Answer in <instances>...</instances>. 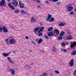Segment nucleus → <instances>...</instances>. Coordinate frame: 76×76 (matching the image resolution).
Listing matches in <instances>:
<instances>
[{
    "label": "nucleus",
    "mask_w": 76,
    "mask_h": 76,
    "mask_svg": "<svg viewBox=\"0 0 76 76\" xmlns=\"http://www.w3.org/2000/svg\"><path fill=\"white\" fill-rule=\"evenodd\" d=\"M48 17L46 19L48 21L49 20L51 22H53L54 20V18H52L50 20V19L52 17V16L50 14L48 15Z\"/></svg>",
    "instance_id": "1"
},
{
    "label": "nucleus",
    "mask_w": 76,
    "mask_h": 76,
    "mask_svg": "<svg viewBox=\"0 0 76 76\" xmlns=\"http://www.w3.org/2000/svg\"><path fill=\"white\" fill-rule=\"evenodd\" d=\"M72 5V4H69L66 7L68 11H72L73 10V7L71 6Z\"/></svg>",
    "instance_id": "2"
},
{
    "label": "nucleus",
    "mask_w": 76,
    "mask_h": 76,
    "mask_svg": "<svg viewBox=\"0 0 76 76\" xmlns=\"http://www.w3.org/2000/svg\"><path fill=\"white\" fill-rule=\"evenodd\" d=\"M70 47L71 48H75L76 47V42H72L70 44Z\"/></svg>",
    "instance_id": "3"
},
{
    "label": "nucleus",
    "mask_w": 76,
    "mask_h": 76,
    "mask_svg": "<svg viewBox=\"0 0 76 76\" xmlns=\"http://www.w3.org/2000/svg\"><path fill=\"white\" fill-rule=\"evenodd\" d=\"M9 42L11 44H14L16 43V40L15 39H12L10 40Z\"/></svg>",
    "instance_id": "4"
},
{
    "label": "nucleus",
    "mask_w": 76,
    "mask_h": 76,
    "mask_svg": "<svg viewBox=\"0 0 76 76\" xmlns=\"http://www.w3.org/2000/svg\"><path fill=\"white\" fill-rule=\"evenodd\" d=\"M73 65H74V59H72L69 63V66L70 67H72Z\"/></svg>",
    "instance_id": "5"
},
{
    "label": "nucleus",
    "mask_w": 76,
    "mask_h": 76,
    "mask_svg": "<svg viewBox=\"0 0 76 76\" xmlns=\"http://www.w3.org/2000/svg\"><path fill=\"white\" fill-rule=\"evenodd\" d=\"M19 7L20 8H23V7H25V4H24L21 3V1H19Z\"/></svg>",
    "instance_id": "6"
},
{
    "label": "nucleus",
    "mask_w": 76,
    "mask_h": 76,
    "mask_svg": "<svg viewBox=\"0 0 76 76\" xmlns=\"http://www.w3.org/2000/svg\"><path fill=\"white\" fill-rule=\"evenodd\" d=\"M10 72H11V73L12 75H13V76H14V75H15V71L13 69H11L10 70Z\"/></svg>",
    "instance_id": "7"
},
{
    "label": "nucleus",
    "mask_w": 76,
    "mask_h": 76,
    "mask_svg": "<svg viewBox=\"0 0 76 76\" xmlns=\"http://www.w3.org/2000/svg\"><path fill=\"white\" fill-rule=\"evenodd\" d=\"M4 3H5V0H2L0 2V6H3L4 5Z\"/></svg>",
    "instance_id": "8"
},
{
    "label": "nucleus",
    "mask_w": 76,
    "mask_h": 76,
    "mask_svg": "<svg viewBox=\"0 0 76 76\" xmlns=\"http://www.w3.org/2000/svg\"><path fill=\"white\" fill-rule=\"evenodd\" d=\"M2 28L3 29V32H4V33H6L8 32V30H7V28L5 26H4Z\"/></svg>",
    "instance_id": "9"
},
{
    "label": "nucleus",
    "mask_w": 76,
    "mask_h": 76,
    "mask_svg": "<svg viewBox=\"0 0 76 76\" xmlns=\"http://www.w3.org/2000/svg\"><path fill=\"white\" fill-rule=\"evenodd\" d=\"M8 5L11 9L12 10H14V9H15V7H14L13 5H12L11 4L9 3L8 4Z\"/></svg>",
    "instance_id": "10"
},
{
    "label": "nucleus",
    "mask_w": 76,
    "mask_h": 76,
    "mask_svg": "<svg viewBox=\"0 0 76 76\" xmlns=\"http://www.w3.org/2000/svg\"><path fill=\"white\" fill-rule=\"evenodd\" d=\"M73 38V36H69L66 37V39L67 40H70V39H72Z\"/></svg>",
    "instance_id": "11"
},
{
    "label": "nucleus",
    "mask_w": 76,
    "mask_h": 76,
    "mask_svg": "<svg viewBox=\"0 0 76 76\" xmlns=\"http://www.w3.org/2000/svg\"><path fill=\"white\" fill-rule=\"evenodd\" d=\"M7 59L11 63V64H13L14 62L12 61V60L10 58V57H8L7 58Z\"/></svg>",
    "instance_id": "12"
},
{
    "label": "nucleus",
    "mask_w": 76,
    "mask_h": 76,
    "mask_svg": "<svg viewBox=\"0 0 76 76\" xmlns=\"http://www.w3.org/2000/svg\"><path fill=\"white\" fill-rule=\"evenodd\" d=\"M20 13L23 15H25V14H28V12H26L25 11L23 10H22L20 11Z\"/></svg>",
    "instance_id": "13"
},
{
    "label": "nucleus",
    "mask_w": 76,
    "mask_h": 76,
    "mask_svg": "<svg viewBox=\"0 0 76 76\" xmlns=\"http://www.w3.org/2000/svg\"><path fill=\"white\" fill-rule=\"evenodd\" d=\"M65 25L66 23H61L59 24V26H64Z\"/></svg>",
    "instance_id": "14"
},
{
    "label": "nucleus",
    "mask_w": 76,
    "mask_h": 76,
    "mask_svg": "<svg viewBox=\"0 0 76 76\" xmlns=\"http://www.w3.org/2000/svg\"><path fill=\"white\" fill-rule=\"evenodd\" d=\"M12 4L14 6H17L18 4V2L17 1H15L12 2Z\"/></svg>",
    "instance_id": "15"
},
{
    "label": "nucleus",
    "mask_w": 76,
    "mask_h": 76,
    "mask_svg": "<svg viewBox=\"0 0 76 76\" xmlns=\"http://www.w3.org/2000/svg\"><path fill=\"white\" fill-rule=\"evenodd\" d=\"M76 54V50H74L71 53V55L72 56H75Z\"/></svg>",
    "instance_id": "16"
},
{
    "label": "nucleus",
    "mask_w": 76,
    "mask_h": 76,
    "mask_svg": "<svg viewBox=\"0 0 76 76\" xmlns=\"http://www.w3.org/2000/svg\"><path fill=\"white\" fill-rule=\"evenodd\" d=\"M9 53H4L2 56L4 57H7V56H9Z\"/></svg>",
    "instance_id": "17"
},
{
    "label": "nucleus",
    "mask_w": 76,
    "mask_h": 76,
    "mask_svg": "<svg viewBox=\"0 0 76 76\" xmlns=\"http://www.w3.org/2000/svg\"><path fill=\"white\" fill-rule=\"evenodd\" d=\"M31 22H35V19L34 18L32 17L31 18Z\"/></svg>",
    "instance_id": "18"
},
{
    "label": "nucleus",
    "mask_w": 76,
    "mask_h": 76,
    "mask_svg": "<svg viewBox=\"0 0 76 76\" xmlns=\"http://www.w3.org/2000/svg\"><path fill=\"white\" fill-rule=\"evenodd\" d=\"M48 35L49 37H51V36H53V32H50L48 34Z\"/></svg>",
    "instance_id": "19"
},
{
    "label": "nucleus",
    "mask_w": 76,
    "mask_h": 76,
    "mask_svg": "<svg viewBox=\"0 0 76 76\" xmlns=\"http://www.w3.org/2000/svg\"><path fill=\"white\" fill-rule=\"evenodd\" d=\"M54 34H56V35H57V34H59V31L57 30H55L54 32Z\"/></svg>",
    "instance_id": "20"
},
{
    "label": "nucleus",
    "mask_w": 76,
    "mask_h": 76,
    "mask_svg": "<svg viewBox=\"0 0 76 76\" xmlns=\"http://www.w3.org/2000/svg\"><path fill=\"white\" fill-rule=\"evenodd\" d=\"M45 28L44 27H42L41 29L39 31V32H42L43 30Z\"/></svg>",
    "instance_id": "21"
},
{
    "label": "nucleus",
    "mask_w": 76,
    "mask_h": 76,
    "mask_svg": "<svg viewBox=\"0 0 76 76\" xmlns=\"http://www.w3.org/2000/svg\"><path fill=\"white\" fill-rule=\"evenodd\" d=\"M43 41V40L41 38L39 39V41H38V44H41L42 42Z\"/></svg>",
    "instance_id": "22"
},
{
    "label": "nucleus",
    "mask_w": 76,
    "mask_h": 76,
    "mask_svg": "<svg viewBox=\"0 0 76 76\" xmlns=\"http://www.w3.org/2000/svg\"><path fill=\"white\" fill-rule=\"evenodd\" d=\"M64 32L62 31L60 34V37H62V36H63V35H64Z\"/></svg>",
    "instance_id": "23"
},
{
    "label": "nucleus",
    "mask_w": 76,
    "mask_h": 76,
    "mask_svg": "<svg viewBox=\"0 0 76 76\" xmlns=\"http://www.w3.org/2000/svg\"><path fill=\"white\" fill-rule=\"evenodd\" d=\"M39 29V27L37 28L34 29V32H37V31H38Z\"/></svg>",
    "instance_id": "24"
},
{
    "label": "nucleus",
    "mask_w": 76,
    "mask_h": 76,
    "mask_svg": "<svg viewBox=\"0 0 76 76\" xmlns=\"http://www.w3.org/2000/svg\"><path fill=\"white\" fill-rule=\"evenodd\" d=\"M9 39H5V42L7 43V45H9Z\"/></svg>",
    "instance_id": "25"
},
{
    "label": "nucleus",
    "mask_w": 76,
    "mask_h": 76,
    "mask_svg": "<svg viewBox=\"0 0 76 76\" xmlns=\"http://www.w3.org/2000/svg\"><path fill=\"white\" fill-rule=\"evenodd\" d=\"M53 29V28L52 27H50L48 29V31H51Z\"/></svg>",
    "instance_id": "26"
},
{
    "label": "nucleus",
    "mask_w": 76,
    "mask_h": 76,
    "mask_svg": "<svg viewBox=\"0 0 76 76\" xmlns=\"http://www.w3.org/2000/svg\"><path fill=\"white\" fill-rule=\"evenodd\" d=\"M45 38L46 39H49V37H48V36H46V34L45 35Z\"/></svg>",
    "instance_id": "27"
},
{
    "label": "nucleus",
    "mask_w": 76,
    "mask_h": 76,
    "mask_svg": "<svg viewBox=\"0 0 76 76\" xmlns=\"http://www.w3.org/2000/svg\"><path fill=\"white\" fill-rule=\"evenodd\" d=\"M55 73H56V74H59V72L58 71L56 70L55 71Z\"/></svg>",
    "instance_id": "28"
},
{
    "label": "nucleus",
    "mask_w": 76,
    "mask_h": 76,
    "mask_svg": "<svg viewBox=\"0 0 76 76\" xmlns=\"http://www.w3.org/2000/svg\"><path fill=\"white\" fill-rule=\"evenodd\" d=\"M14 12L15 13H19V11L18 10H15Z\"/></svg>",
    "instance_id": "29"
},
{
    "label": "nucleus",
    "mask_w": 76,
    "mask_h": 76,
    "mask_svg": "<svg viewBox=\"0 0 76 76\" xmlns=\"http://www.w3.org/2000/svg\"><path fill=\"white\" fill-rule=\"evenodd\" d=\"M39 32V34L38 35V36H41V35H42V32Z\"/></svg>",
    "instance_id": "30"
},
{
    "label": "nucleus",
    "mask_w": 76,
    "mask_h": 76,
    "mask_svg": "<svg viewBox=\"0 0 76 76\" xmlns=\"http://www.w3.org/2000/svg\"><path fill=\"white\" fill-rule=\"evenodd\" d=\"M61 37L62 36H60V37H58V40H61V39H62V37Z\"/></svg>",
    "instance_id": "31"
},
{
    "label": "nucleus",
    "mask_w": 76,
    "mask_h": 76,
    "mask_svg": "<svg viewBox=\"0 0 76 76\" xmlns=\"http://www.w3.org/2000/svg\"><path fill=\"white\" fill-rule=\"evenodd\" d=\"M62 45L64 47H65V46H66V44H65L64 42H63L62 43Z\"/></svg>",
    "instance_id": "32"
},
{
    "label": "nucleus",
    "mask_w": 76,
    "mask_h": 76,
    "mask_svg": "<svg viewBox=\"0 0 76 76\" xmlns=\"http://www.w3.org/2000/svg\"><path fill=\"white\" fill-rule=\"evenodd\" d=\"M47 75V73H44L42 74V76H46Z\"/></svg>",
    "instance_id": "33"
},
{
    "label": "nucleus",
    "mask_w": 76,
    "mask_h": 76,
    "mask_svg": "<svg viewBox=\"0 0 76 76\" xmlns=\"http://www.w3.org/2000/svg\"><path fill=\"white\" fill-rule=\"evenodd\" d=\"M3 28L0 27V32H1L3 31Z\"/></svg>",
    "instance_id": "34"
},
{
    "label": "nucleus",
    "mask_w": 76,
    "mask_h": 76,
    "mask_svg": "<svg viewBox=\"0 0 76 76\" xmlns=\"http://www.w3.org/2000/svg\"><path fill=\"white\" fill-rule=\"evenodd\" d=\"M31 42L33 44H34L35 45L36 44V43L34 42V41L33 40L31 41Z\"/></svg>",
    "instance_id": "35"
},
{
    "label": "nucleus",
    "mask_w": 76,
    "mask_h": 76,
    "mask_svg": "<svg viewBox=\"0 0 76 76\" xmlns=\"http://www.w3.org/2000/svg\"><path fill=\"white\" fill-rule=\"evenodd\" d=\"M61 3V2H58L56 3V4H57V5H58V4H60Z\"/></svg>",
    "instance_id": "36"
},
{
    "label": "nucleus",
    "mask_w": 76,
    "mask_h": 76,
    "mask_svg": "<svg viewBox=\"0 0 76 76\" xmlns=\"http://www.w3.org/2000/svg\"><path fill=\"white\" fill-rule=\"evenodd\" d=\"M58 1V0H53V2H57Z\"/></svg>",
    "instance_id": "37"
},
{
    "label": "nucleus",
    "mask_w": 76,
    "mask_h": 76,
    "mask_svg": "<svg viewBox=\"0 0 76 76\" xmlns=\"http://www.w3.org/2000/svg\"><path fill=\"white\" fill-rule=\"evenodd\" d=\"M70 15H73L74 14V12H70Z\"/></svg>",
    "instance_id": "38"
},
{
    "label": "nucleus",
    "mask_w": 76,
    "mask_h": 76,
    "mask_svg": "<svg viewBox=\"0 0 76 76\" xmlns=\"http://www.w3.org/2000/svg\"><path fill=\"white\" fill-rule=\"evenodd\" d=\"M56 50V48H53V51H55Z\"/></svg>",
    "instance_id": "39"
},
{
    "label": "nucleus",
    "mask_w": 76,
    "mask_h": 76,
    "mask_svg": "<svg viewBox=\"0 0 76 76\" xmlns=\"http://www.w3.org/2000/svg\"><path fill=\"white\" fill-rule=\"evenodd\" d=\"M43 24V23H42V22H41L39 23L40 25H42Z\"/></svg>",
    "instance_id": "40"
},
{
    "label": "nucleus",
    "mask_w": 76,
    "mask_h": 76,
    "mask_svg": "<svg viewBox=\"0 0 76 76\" xmlns=\"http://www.w3.org/2000/svg\"><path fill=\"white\" fill-rule=\"evenodd\" d=\"M40 52H41L42 53H43V54H44V50H41L40 51Z\"/></svg>",
    "instance_id": "41"
},
{
    "label": "nucleus",
    "mask_w": 76,
    "mask_h": 76,
    "mask_svg": "<svg viewBox=\"0 0 76 76\" xmlns=\"http://www.w3.org/2000/svg\"><path fill=\"white\" fill-rule=\"evenodd\" d=\"M37 1L38 3H40L41 2V1H40V0H37Z\"/></svg>",
    "instance_id": "42"
},
{
    "label": "nucleus",
    "mask_w": 76,
    "mask_h": 76,
    "mask_svg": "<svg viewBox=\"0 0 76 76\" xmlns=\"http://www.w3.org/2000/svg\"><path fill=\"white\" fill-rule=\"evenodd\" d=\"M26 67L27 69H29V68H30V66L29 65L27 66Z\"/></svg>",
    "instance_id": "43"
},
{
    "label": "nucleus",
    "mask_w": 76,
    "mask_h": 76,
    "mask_svg": "<svg viewBox=\"0 0 76 76\" xmlns=\"http://www.w3.org/2000/svg\"><path fill=\"white\" fill-rule=\"evenodd\" d=\"M39 39H36L35 40L36 41H39Z\"/></svg>",
    "instance_id": "44"
},
{
    "label": "nucleus",
    "mask_w": 76,
    "mask_h": 76,
    "mask_svg": "<svg viewBox=\"0 0 76 76\" xmlns=\"http://www.w3.org/2000/svg\"><path fill=\"white\" fill-rule=\"evenodd\" d=\"M63 51H64V52H66V51H67V50L66 49H64V50H63Z\"/></svg>",
    "instance_id": "45"
},
{
    "label": "nucleus",
    "mask_w": 76,
    "mask_h": 76,
    "mask_svg": "<svg viewBox=\"0 0 76 76\" xmlns=\"http://www.w3.org/2000/svg\"><path fill=\"white\" fill-rule=\"evenodd\" d=\"M26 39H28L29 38V37H28V36H26Z\"/></svg>",
    "instance_id": "46"
},
{
    "label": "nucleus",
    "mask_w": 76,
    "mask_h": 76,
    "mask_svg": "<svg viewBox=\"0 0 76 76\" xmlns=\"http://www.w3.org/2000/svg\"><path fill=\"white\" fill-rule=\"evenodd\" d=\"M37 7H38V8H41V6H38Z\"/></svg>",
    "instance_id": "47"
},
{
    "label": "nucleus",
    "mask_w": 76,
    "mask_h": 76,
    "mask_svg": "<svg viewBox=\"0 0 76 76\" xmlns=\"http://www.w3.org/2000/svg\"><path fill=\"white\" fill-rule=\"evenodd\" d=\"M66 45H69V42H66Z\"/></svg>",
    "instance_id": "48"
},
{
    "label": "nucleus",
    "mask_w": 76,
    "mask_h": 76,
    "mask_svg": "<svg viewBox=\"0 0 76 76\" xmlns=\"http://www.w3.org/2000/svg\"><path fill=\"white\" fill-rule=\"evenodd\" d=\"M61 51H63L64 50V49H63V48H61Z\"/></svg>",
    "instance_id": "49"
},
{
    "label": "nucleus",
    "mask_w": 76,
    "mask_h": 76,
    "mask_svg": "<svg viewBox=\"0 0 76 76\" xmlns=\"http://www.w3.org/2000/svg\"><path fill=\"white\" fill-rule=\"evenodd\" d=\"M45 2H46V3H47V4H48V3H49V2L48 1H46Z\"/></svg>",
    "instance_id": "50"
},
{
    "label": "nucleus",
    "mask_w": 76,
    "mask_h": 76,
    "mask_svg": "<svg viewBox=\"0 0 76 76\" xmlns=\"http://www.w3.org/2000/svg\"><path fill=\"white\" fill-rule=\"evenodd\" d=\"M13 53H16V52L15 50H13Z\"/></svg>",
    "instance_id": "51"
},
{
    "label": "nucleus",
    "mask_w": 76,
    "mask_h": 76,
    "mask_svg": "<svg viewBox=\"0 0 76 76\" xmlns=\"http://www.w3.org/2000/svg\"><path fill=\"white\" fill-rule=\"evenodd\" d=\"M76 73V70H75V71H74V74H75V73Z\"/></svg>",
    "instance_id": "52"
},
{
    "label": "nucleus",
    "mask_w": 76,
    "mask_h": 76,
    "mask_svg": "<svg viewBox=\"0 0 76 76\" xmlns=\"http://www.w3.org/2000/svg\"><path fill=\"white\" fill-rule=\"evenodd\" d=\"M32 52V50H31L29 51V52Z\"/></svg>",
    "instance_id": "53"
},
{
    "label": "nucleus",
    "mask_w": 76,
    "mask_h": 76,
    "mask_svg": "<svg viewBox=\"0 0 76 76\" xmlns=\"http://www.w3.org/2000/svg\"><path fill=\"white\" fill-rule=\"evenodd\" d=\"M74 11L75 12H76V8L75 9Z\"/></svg>",
    "instance_id": "54"
},
{
    "label": "nucleus",
    "mask_w": 76,
    "mask_h": 76,
    "mask_svg": "<svg viewBox=\"0 0 76 76\" xmlns=\"http://www.w3.org/2000/svg\"><path fill=\"white\" fill-rule=\"evenodd\" d=\"M12 1H16L17 0H12Z\"/></svg>",
    "instance_id": "55"
},
{
    "label": "nucleus",
    "mask_w": 76,
    "mask_h": 76,
    "mask_svg": "<svg viewBox=\"0 0 76 76\" xmlns=\"http://www.w3.org/2000/svg\"><path fill=\"white\" fill-rule=\"evenodd\" d=\"M10 0H8V1L9 2H10Z\"/></svg>",
    "instance_id": "56"
},
{
    "label": "nucleus",
    "mask_w": 76,
    "mask_h": 76,
    "mask_svg": "<svg viewBox=\"0 0 76 76\" xmlns=\"http://www.w3.org/2000/svg\"><path fill=\"white\" fill-rule=\"evenodd\" d=\"M42 76V75H40V76Z\"/></svg>",
    "instance_id": "57"
},
{
    "label": "nucleus",
    "mask_w": 76,
    "mask_h": 76,
    "mask_svg": "<svg viewBox=\"0 0 76 76\" xmlns=\"http://www.w3.org/2000/svg\"><path fill=\"white\" fill-rule=\"evenodd\" d=\"M69 50H70V48H69Z\"/></svg>",
    "instance_id": "58"
},
{
    "label": "nucleus",
    "mask_w": 76,
    "mask_h": 76,
    "mask_svg": "<svg viewBox=\"0 0 76 76\" xmlns=\"http://www.w3.org/2000/svg\"><path fill=\"white\" fill-rule=\"evenodd\" d=\"M75 76H76V75H75Z\"/></svg>",
    "instance_id": "59"
}]
</instances>
